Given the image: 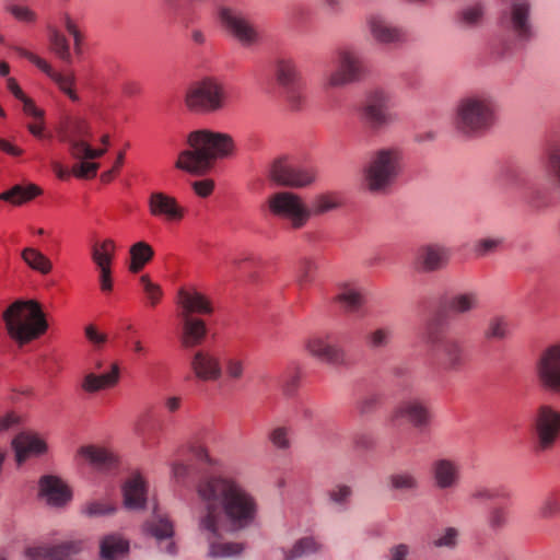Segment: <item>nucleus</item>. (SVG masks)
<instances>
[{
	"label": "nucleus",
	"instance_id": "nucleus-1",
	"mask_svg": "<svg viewBox=\"0 0 560 560\" xmlns=\"http://www.w3.org/2000/svg\"><path fill=\"white\" fill-rule=\"evenodd\" d=\"M197 494L202 504L198 528L209 544V557L241 555L244 545L222 540V533L241 532L255 523L258 515L256 497L236 478L226 475L202 478L197 485Z\"/></svg>",
	"mask_w": 560,
	"mask_h": 560
},
{
	"label": "nucleus",
	"instance_id": "nucleus-2",
	"mask_svg": "<svg viewBox=\"0 0 560 560\" xmlns=\"http://www.w3.org/2000/svg\"><path fill=\"white\" fill-rule=\"evenodd\" d=\"M187 143L190 149L179 153L175 166L198 175L206 173L214 161L231 156L235 147L230 135L209 129L190 132Z\"/></svg>",
	"mask_w": 560,
	"mask_h": 560
},
{
	"label": "nucleus",
	"instance_id": "nucleus-3",
	"mask_svg": "<svg viewBox=\"0 0 560 560\" xmlns=\"http://www.w3.org/2000/svg\"><path fill=\"white\" fill-rule=\"evenodd\" d=\"M404 165L402 150L397 145L372 151L361 168V187L372 196L392 192Z\"/></svg>",
	"mask_w": 560,
	"mask_h": 560
},
{
	"label": "nucleus",
	"instance_id": "nucleus-4",
	"mask_svg": "<svg viewBox=\"0 0 560 560\" xmlns=\"http://www.w3.org/2000/svg\"><path fill=\"white\" fill-rule=\"evenodd\" d=\"M498 104L487 92L463 96L454 109V127L465 137H478L492 128L497 120Z\"/></svg>",
	"mask_w": 560,
	"mask_h": 560
},
{
	"label": "nucleus",
	"instance_id": "nucleus-5",
	"mask_svg": "<svg viewBox=\"0 0 560 560\" xmlns=\"http://www.w3.org/2000/svg\"><path fill=\"white\" fill-rule=\"evenodd\" d=\"M2 319L9 336L19 345L37 339L48 329V323L38 302L16 300L3 312Z\"/></svg>",
	"mask_w": 560,
	"mask_h": 560
},
{
	"label": "nucleus",
	"instance_id": "nucleus-6",
	"mask_svg": "<svg viewBox=\"0 0 560 560\" xmlns=\"http://www.w3.org/2000/svg\"><path fill=\"white\" fill-rule=\"evenodd\" d=\"M499 23L511 47H523L536 35L530 0H500Z\"/></svg>",
	"mask_w": 560,
	"mask_h": 560
},
{
	"label": "nucleus",
	"instance_id": "nucleus-7",
	"mask_svg": "<svg viewBox=\"0 0 560 560\" xmlns=\"http://www.w3.org/2000/svg\"><path fill=\"white\" fill-rule=\"evenodd\" d=\"M393 108V93L385 89L376 88L365 95L360 106V116L371 130L377 131L399 121V115Z\"/></svg>",
	"mask_w": 560,
	"mask_h": 560
},
{
	"label": "nucleus",
	"instance_id": "nucleus-8",
	"mask_svg": "<svg viewBox=\"0 0 560 560\" xmlns=\"http://www.w3.org/2000/svg\"><path fill=\"white\" fill-rule=\"evenodd\" d=\"M366 74V69L360 52L350 46L336 50L335 68L324 78L325 89H341L360 82Z\"/></svg>",
	"mask_w": 560,
	"mask_h": 560
},
{
	"label": "nucleus",
	"instance_id": "nucleus-9",
	"mask_svg": "<svg viewBox=\"0 0 560 560\" xmlns=\"http://www.w3.org/2000/svg\"><path fill=\"white\" fill-rule=\"evenodd\" d=\"M228 101L225 88L212 78L192 83L186 91L185 105L195 113L212 114L222 110Z\"/></svg>",
	"mask_w": 560,
	"mask_h": 560
},
{
	"label": "nucleus",
	"instance_id": "nucleus-10",
	"mask_svg": "<svg viewBox=\"0 0 560 560\" xmlns=\"http://www.w3.org/2000/svg\"><path fill=\"white\" fill-rule=\"evenodd\" d=\"M267 206L273 217L287 220L293 230L304 228L312 217V211L302 197L288 190L271 194Z\"/></svg>",
	"mask_w": 560,
	"mask_h": 560
},
{
	"label": "nucleus",
	"instance_id": "nucleus-11",
	"mask_svg": "<svg viewBox=\"0 0 560 560\" xmlns=\"http://www.w3.org/2000/svg\"><path fill=\"white\" fill-rule=\"evenodd\" d=\"M529 428L537 451L552 450L560 439V410L548 404L540 405L533 413Z\"/></svg>",
	"mask_w": 560,
	"mask_h": 560
},
{
	"label": "nucleus",
	"instance_id": "nucleus-12",
	"mask_svg": "<svg viewBox=\"0 0 560 560\" xmlns=\"http://www.w3.org/2000/svg\"><path fill=\"white\" fill-rule=\"evenodd\" d=\"M275 78L282 89V95L289 106L298 110L304 104L302 75L292 57L280 56L275 61Z\"/></svg>",
	"mask_w": 560,
	"mask_h": 560
},
{
	"label": "nucleus",
	"instance_id": "nucleus-13",
	"mask_svg": "<svg viewBox=\"0 0 560 560\" xmlns=\"http://www.w3.org/2000/svg\"><path fill=\"white\" fill-rule=\"evenodd\" d=\"M268 176L279 186L304 188L316 180L317 174L313 166L295 164L287 158H279L271 163Z\"/></svg>",
	"mask_w": 560,
	"mask_h": 560
},
{
	"label": "nucleus",
	"instance_id": "nucleus-14",
	"mask_svg": "<svg viewBox=\"0 0 560 560\" xmlns=\"http://www.w3.org/2000/svg\"><path fill=\"white\" fill-rule=\"evenodd\" d=\"M535 375L541 388L560 395V341L548 345L539 352Z\"/></svg>",
	"mask_w": 560,
	"mask_h": 560
},
{
	"label": "nucleus",
	"instance_id": "nucleus-15",
	"mask_svg": "<svg viewBox=\"0 0 560 560\" xmlns=\"http://www.w3.org/2000/svg\"><path fill=\"white\" fill-rule=\"evenodd\" d=\"M219 19L223 28L245 47L253 46L259 40V33L249 19L238 9L222 7Z\"/></svg>",
	"mask_w": 560,
	"mask_h": 560
},
{
	"label": "nucleus",
	"instance_id": "nucleus-16",
	"mask_svg": "<svg viewBox=\"0 0 560 560\" xmlns=\"http://www.w3.org/2000/svg\"><path fill=\"white\" fill-rule=\"evenodd\" d=\"M427 342L442 358L447 371H458L465 362V350L460 340L442 336L438 329L429 325L425 331Z\"/></svg>",
	"mask_w": 560,
	"mask_h": 560
},
{
	"label": "nucleus",
	"instance_id": "nucleus-17",
	"mask_svg": "<svg viewBox=\"0 0 560 560\" xmlns=\"http://www.w3.org/2000/svg\"><path fill=\"white\" fill-rule=\"evenodd\" d=\"M430 475L436 490L453 492L462 482V466L456 459L439 457L432 462Z\"/></svg>",
	"mask_w": 560,
	"mask_h": 560
},
{
	"label": "nucleus",
	"instance_id": "nucleus-18",
	"mask_svg": "<svg viewBox=\"0 0 560 560\" xmlns=\"http://www.w3.org/2000/svg\"><path fill=\"white\" fill-rule=\"evenodd\" d=\"M305 349L312 357L325 363L336 366L347 364L346 351L331 342V336L329 334H316L311 336L305 341Z\"/></svg>",
	"mask_w": 560,
	"mask_h": 560
},
{
	"label": "nucleus",
	"instance_id": "nucleus-19",
	"mask_svg": "<svg viewBox=\"0 0 560 560\" xmlns=\"http://www.w3.org/2000/svg\"><path fill=\"white\" fill-rule=\"evenodd\" d=\"M12 49L16 51L20 56L28 59L33 62L37 68H39L46 75H48L59 88V90L65 93L71 101L78 102L80 100L74 85H75V75L72 72L61 73L51 68V66L40 57L35 54L24 49L20 46H12Z\"/></svg>",
	"mask_w": 560,
	"mask_h": 560
},
{
	"label": "nucleus",
	"instance_id": "nucleus-20",
	"mask_svg": "<svg viewBox=\"0 0 560 560\" xmlns=\"http://www.w3.org/2000/svg\"><path fill=\"white\" fill-rule=\"evenodd\" d=\"M116 244L113 240L106 238L95 243L91 247V258L95 264L100 276V287L103 292L113 290L112 264L115 257Z\"/></svg>",
	"mask_w": 560,
	"mask_h": 560
},
{
	"label": "nucleus",
	"instance_id": "nucleus-21",
	"mask_svg": "<svg viewBox=\"0 0 560 560\" xmlns=\"http://www.w3.org/2000/svg\"><path fill=\"white\" fill-rule=\"evenodd\" d=\"M406 420L412 427L422 429L429 425L431 412L427 402L418 397L401 400L392 412V421Z\"/></svg>",
	"mask_w": 560,
	"mask_h": 560
},
{
	"label": "nucleus",
	"instance_id": "nucleus-22",
	"mask_svg": "<svg viewBox=\"0 0 560 560\" xmlns=\"http://www.w3.org/2000/svg\"><path fill=\"white\" fill-rule=\"evenodd\" d=\"M452 257V250L440 243H429L419 247L417 265L423 272H435L447 267Z\"/></svg>",
	"mask_w": 560,
	"mask_h": 560
},
{
	"label": "nucleus",
	"instance_id": "nucleus-23",
	"mask_svg": "<svg viewBox=\"0 0 560 560\" xmlns=\"http://www.w3.org/2000/svg\"><path fill=\"white\" fill-rule=\"evenodd\" d=\"M148 208L152 217L166 222H178L184 218V209L177 200L162 191H153L148 198Z\"/></svg>",
	"mask_w": 560,
	"mask_h": 560
},
{
	"label": "nucleus",
	"instance_id": "nucleus-24",
	"mask_svg": "<svg viewBox=\"0 0 560 560\" xmlns=\"http://www.w3.org/2000/svg\"><path fill=\"white\" fill-rule=\"evenodd\" d=\"M176 303L180 308L179 317H194L192 314L210 315L213 312L209 298L194 288H180Z\"/></svg>",
	"mask_w": 560,
	"mask_h": 560
},
{
	"label": "nucleus",
	"instance_id": "nucleus-25",
	"mask_svg": "<svg viewBox=\"0 0 560 560\" xmlns=\"http://www.w3.org/2000/svg\"><path fill=\"white\" fill-rule=\"evenodd\" d=\"M82 550L80 540L65 541L56 546H35L25 550L28 560H70Z\"/></svg>",
	"mask_w": 560,
	"mask_h": 560
},
{
	"label": "nucleus",
	"instance_id": "nucleus-26",
	"mask_svg": "<svg viewBox=\"0 0 560 560\" xmlns=\"http://www.w3.org/2000/svg\"><path fill=\"white\" fill-rule=\"evenodd\" d=\"M365 24L372 38L380 44H394L404 38L402 30L393 25L380 13L368 14Z\"/></svg>",
	"mask_w": 560,
	"mask_h": 560
},
{
	"label": "nucleus",
	"instance_id": "nucleus-27",
	"mask_svg": "<svg viewBox=\"0 0 560 560\" xmlns=\"http://www.w3.org/2000/svg\"><path fill=\"white\" fill-rule=\"evenodd\" d=\"M190 369L203 382L217 381L222 375L220 359L208 350H198L192 354Z\"/></svg>",
	"mask_w": 560,
	"mask_h": 560
},
{
	"label": "nucleus",
	"instance_id": "nucleus-28",
	"mask_svg": "<svg viewBox=\"0 0 560 560\" xmlns=\"http://www.w3.org/2000/svg\"><path fill=\"white\" fill-rule=\"evenodd\" d=\"M18 465H22L28 458L39 456L47 451V444L37 434L21 432L12 440Z\"/></svg>",
	"mask_w": 560,
	"mask_h": 560
},
{
	"label": "nucleus",
	"instance_id": "nucleus-29",
	"mask_svg": "<svg viewBox=\"0 0 560 560\" xmlns=\"http://www.w3.org/2000/svg\"><path fill=\"white\" fill-rule=\"evenodd\" d=\"M39 494L49 505L61 506L71 499V492L61 479L44 476L39 480Z\"/></svg>",
	"mask_w": 560,
	"mask_h": 560
},
{
	"label": "nucleus",
	"instance_id": "nucleus-30",
	"mask_svg": "<svg viewBox=\"0 0 560 560\" xmlns=\"http://www.w3.org/2000/svg\"><path fill=\"white\" fill-rule=\"evenodd\" d=\"M122 494L126 508L142 509L147 499V485L143 478L137 474L127 479L122 487Z\"/></svg>",
	"mask_w": 560,
	"mask_h": 560
},
{
	"label": "nucleus",
	"instance_id": "nucleus-31",
	"mask_svg": "<svg viewBox=\"0 0 560 560\" xmlns=\"http://www.w3.org/2000/svg\"><path fill=\"white\" fill-rule=\"evenodd\" d=\"M183 331L180 342L184 348H195L202 343L208 329L203 319L198 317H180Z\"/></svg>",
	"mask_w": 560,
	"mask_h": 560
},
{
	"label": "nucleus",
	"instance_id": "nucleus-32",
	"mask_svg": "<svg viewBox=\"0 0 560 560\" xmlns=\"http://www.w3.org/2000/svg\"><path fill=\"white\" fill-rule=\"evenodd\" d=\"M487 12L486 3L475 1L462 8L455 18L456 24L462 30H475L482 25Z\"/></svg>",
	"mask_w": 560,
	"mask_h": 560
},
{
	"label": "nucleus",
	"instance_id": "nucleus-33",
	"mask_svg": "<svg viewBox=\"0 0 560 560\" xmlns=\"http://www.w3.org/2000/svg\"><path fill=\"white\" fill-rule=\"evenodd\" d=\"M129 551V542L118 534L104 536L100 541L102 560H121Z\"/></svg>",
	"mask_w": 560,
	"mask_h": 560
},
{
	"label": "nucleus",
	"instance_id": "nucleus-34",
	"mask_svg": "<svg viewBox=\"0 0 560 560\" xmlns=\"http://www.w3.org/2000/svg\"><path fill=\"white\" fill-rule=\"evenodd\" d=\"M79 454L97 469L109 470L116 467L117 457L110 451L93 445L82 446Z\"/></svg>",
	"mask_w": 560,
	"mask_h": 560
},
{
	"label": "nucleus",
	"instance_id": "nucleus-35",
	"mask_svg": "<svg viewBox=\"0 0 560 560\" xmlns=\"http://www.w3.org/2000/svg\"><path fill=\"white\" fill-rule=\"evenodd\" d=\"M119 380V366L112 364L110 371L102 374L89 373L85 375L82 388L89 393H95L115 386Z\"/></svg>",
	"mask_w": 560,
	"mask_h": 560
},
{
	"label": "nucleus",
	"instance_id": "nucleus-36",
	"mask_svg": "<svg viewBox=\"0 0 560 560\" xmlns=\"http://www.w3.org/2000/svg\"><path fill=\"white\" fill-rule=\"evenodd\" d=\"M323 546L313 537H303L296 540L291 548H282V558L284 560H296L320 552Z\"/></svg>",
	"mask_w": 560,
	"mask_h": 560
},
{
	"label": "nucleus",
	"instance_id": "nucleus-37",
	"mask_svg": "<svg viewBox=\"0 0 560 560\" xmlns=\"http://www.w3.org/2000/svg\"><path fill=\"white\" fill-rule=\"evenodd\" d=\"M479 304V293L477 291H467L451 296L447 306L452 313L463 315L477 310Z\"/></svg>",
	"mask_w": 560,
	"mask_h": 560
},
{
	"label": "nucleus",
	"instance_id": "nucleus-38",
	"mask_svg": "<svg viewBox=\"0 0 560 560\" xmlns=\"http://www.w3.org/2000/svg\"><path fill=\"white\" fill-rule=\"evenodd\" d=\"M512 336L511 323L503 315H495L489 318L483 330V338L488 341H503Z\"/></svg>",
	"mask_w": 560,
	"mask_h": 560
},
{
	"label": "nucleus",
	"instance_id": "nucleus-39",
	"mask_svg": "<svg viewBox=\"0 0 560 560\" xmlns=\"http://www.w3.org/2000/svg\"><path fill=\"white\" fill-rule=\"evenodd\" d=\"M336 301L349 313L358 312L364 303V296L360 288L353 284H342Z\"/></svg>",
	"mask_w": 560,
	"mask_h": 560
},
{
	"label": "nucleus",
	"instance_id": "nucleus-40",
	"mask_svg": "<svg viewBox=\"0 0 560 560\" xmlns=\"http://www.w3.org/2000/svg\"><path fill=\"white\" fill-rule=\"evenodd\" d=\"M91 133L90 125L83 117H69L63 124V140L69 142L72 152V143L74 141H84V137Z\"/></svg>",
	"mask_w": 560,
	"mask_h": 560
},
{
	"label": "nucleus",
	"instance_id": "nucleus-41",
	"mask_svg": "<svg viewBox=\"0 0 560 560\" xmlns=\"http://www.w3.org/2000/svg\"><path fill=\"white\" fill-rule=\"evenodd\" d=\"M129 270L133 273H137L140 272L144 266L152 260L154 257V250L149 243L140 241L131 245L129 248Z\"/></svg>",
	"mask_w": 560,
	"mask_h": 560
},
{
	"label": "nucleus",
	"instance_id": "nucleus-42",
	"mask_svg": "<svg viewBox=\"0 0 560 560\" xmlns=\"http://www.w3.org/2000/svg\"><path fill=\"white\" fill-rule=\"evenodd\" d=\"M389 488L399 492H416L420 489L419 476L411 470H400L388 477Z\"/></svg>",
	"mask_w": 560,
	"mask_h": 560
},
{
	"label": "nucleus",
	"instance_id": "nucleus-43",
	"mask_svg": "<svg viewBox=\"0 0 560 560\" xmlns=\"http://www.w3.org/2000/svg\"><path fill=\"white\" fill-rule=\"evenodd\" d=\"M40 194V188L34 184H30L27 186L15 185L11 189L3 191L0 195V199L13 205H22Z\"/></svg>",
	"mask_w": 560,
	"mask_h": 560
},
{
	"label": "nucleus",
	"instance_id": "nucleus-44",
	"mask_svg": "<svg viewBox=\"0 0 560 560\" xmlns=\"http://www.w3.org/2000/svg\"><path fill=\"white\" fill-rule=\"evenodd\" d=\"M23 261L34 271L40 275H48L52 270V262L40 250L34 247H26L22 250Z\"/></svg>",
	"mask_w": 560,
	"mask_h": 560
},
{
	"label": "nucleus",
	"instance_id": "nucleus-45",
	"mask_svg": "<svg viewBox=\"0 0 560 560\" xmlns=\"http://www.w3.org/2000/svg\"><path fill=\"white\" fill-rule=\"evenodd\" d=\"M544 158L548 172L560 184V142L548 141L544 150Z\"/></svg>",
	"mask_w": 560,
	"mask_h": 560
},
{
	"label": "nucleus",
	"instance_id": "nucleus-46",
	"mask_svg": "<svg viewBox=\"0 0 560 560\" xmlns=\"http://www.w3.org/2000/svg\"><path fill=\"white\" fill-rule=\"evenodd\" d=\"M317 262L313 258H302L299 261V265L296 267L295 271V282L296 284L303 289L307 285H310L314 279L317 271Z\"/></svg>",
	"mask_w": 560,
	"mask_h": 560
},
{
	"label": "nucleus",
	"instance_id": "nucleus-47",
	"mask_svg": "<svg viewBox=\"0 0 560 560\" xmlns=\"http://www.w3.org/2000/svg\"><path fill=\"white\" fill-rule=\"evenodd\" d=\"M51 50L65 62L71 63L72 57L68 39L56 28H49Z\"/></svg>",
	"mask_w": 560,
	"mask_h": 560
},
{
	"label": "nucleus",
	"instance_id": "nucleus-48",
	"mask_svg": "<svg viewBox=\"0 0 560 560\" xmlns=\"http://www.w3.org/2000/svg\"><path fill=\"white\" fill-rule=\"evenodd\" d=\"M147 530L158 540L168 539L174 534L172 523L166 517L160 515H155L147 523Z\"/></svg>",
	"mask_w": 560,
	"mask_h": 560
},
{
	"label": "nucleus",
	"instance_id": "nucleus-49",
	"mask_svg": "<svg viewBox=\"0 0 560 560\" xmlns=\"http://www.w3.org/2000/svg\"><path fill=\"white\" fill-rule=\"evenodd\" d=\"M503 244L504 238L502 236L485 237L475 242L472 250L476 257H486L498 252Z\"/></svg>",
	"mask_w": 560,
	"mask_h": 560
},
{
	"label": "nucleus",
	"instance_id": "nucleus-50",
	"mask_svg": "<svg viewBox=\"0 0 560 560\" xmlns=\"http://www.w3.org/2000/svg\"><path fill=\"white\" fill-rule=\"evenodd\" d=\"M268 440L275 448L287 452L291 447L290 428L278 425L272 428L268 433Z\"/></svg>",
	"mask_w": 560,
	"mask_h": 560
},
{
	"label": "nucleus",
	"instance_id": "nucleus-51",
	"mask_svg": "<svg viewBox=\"0 0 560 560\" xmlns=\"http://www.w3.org/2000/svg\"><path fill=\"white\" fill-rule=\"evenodd\" d=\"M459 530L456 527H445L432 538L435 548L455 549L458 544Z\"/></svg>",
	"mask_w": 560,
	"mask_h": 560
},
{
	"label": "nucleus",
	"instance_id": "nucleus-52",
	"mask_svg": "<svg viewBox=\"0 0 560 560\" xmlns=\"http://www.w3.org/2000/svg\"><path fill=\"white\" fill-rule=\"evenodd\" d=\"M339 207L337 197L330 194H322L316 196L312 201V215H322Z\"/></svg>",
	"mask_w": 560,
	"mask_h": 560
},
{
	"label": "nucleus",
	"instance_id": "nucleus-53",
	"mask_svg": "<svg viewBox=\"0 0 560 560\" xmlns=\"http://www.w3.org/2000/svg\"><path fill=\"white\" fill-rule=\"evenodd\" d=\"M107 149H93L86 141H74L72 143V155L75 159L94 160L103 156Z\"/></svg>",
	"mask_w": 560,
	"mask_h": 560
},
{
	"label": "nucleus",
	"instance_id": "nucleus-54",
	"mask_svg": "<svg viewBox=\"0 0 560 560\" xmlns=\"http://www.w3.org/2000/svg\"><path fill=\"white\" fill-rule=\"evenodd\" d=\"M508 510L504 506L495 505L489 510L486 522L491 530L498 532L508 524Z\"/></svg>",
	"mask_w": 560,
	"mask_h": 560
},
{
	"label": "nucleus",
	"instance_id": "nucleus-55",
	"mask_svg": "<svg viewBox=\"0 0 560 560\" xmlns=\"http://www.w3.org/2000/svg\"><path fill=\"white\" fill-rule=\"evenodd\" d=\"M393 331L388 327H381L372 332H370L366 337V343L371 349H381L385 348L389 345L392 340Z\"/></svg>",
	"mask_w": 560,
	"mask_h": 560
},
{
	"label": "nucleus",
	"instance_id": "nucleus-56",
	"mask_svg": "<svg viewBox=\"0 0 560 560\" xmlns=\"http://www.w3.org/2000/svg\"><path fill=\"white\" fill-rule=\"evenodd\" d=\"M560 514V495L557 493L548 494L539 508V515L542 518H552Z\"/></svg>",
	"mask_w": 560,
	"mask_h": 560
},
{
	"label": "nucleus",
	"instance_id": "nucleus-57",
	"mask_svg": "<svg viewBox=\"0 0 560 560\" xmlns=\"http://www.w3.org/2000/svg\"><path fill=\"white\" fill-rule=\"evenodd\" d=\"M226 376L240 381L245 374V361L240 357H229L224 361Z\"/></svg>",
	"mask_w": 560,
	"mask_h": 560
},
{
	"label": "nucleus",
	"instance_id": "nucleus-58",
	"mask_svg": "<svg viewBox=\"0 0 560 560\" xmlns=\"http://www.w3.org/2000/svg\"><path fill=\"white\" fill-rule=\"evenodd\" d=\"M140 283L150 304L152 306L156 305L163 295L161 287L158 283L152 282L148 275L140 277Z\"/></svg>",
	"mask_w": 560,
	"mask_h": 560
},
{
	"label": "nucleus",
	"instance_id": "nucleus-59",
	"mask_svg": "<svg viewBox=\"0 0 560 560\" xmlns=\"http://www.w3.org/2000/svg\"><path fill=\"white\" fill-rule=\"evenodd\" d=\"M114 511L115 508L106 501L88 502L83 508V513L91 517L108 515Z\"/></svg>",
	"mask_w": 560,
	"mask_h": 560
},
{
	"label": "nucleus",
	"instance_id": "nucleus-60",
	"mask_svg": "<svg viewBox=\"0 0 560 560\" xmlns=\"http://www.w3.org/2000/svg\"><path fill=\"white\" fill-rule=\"evenodd\" d=\"M382 397L377 393H368L357 402V409L360 415H368L376 409L381 404Z\"/></svg>",
	"mask_w": 560,
	"mask_h": 560
},
{
	"label": "nucleus",
	"instance_id": "nucleus-61",
	"mask_svg": "<svg viewBox=\"0 0 560 560\" xmlns=\"http://www.w3.org/2000/svg\"><path fill=\"white\" fill-rule=\"evenodd\" d=\"M98 167V163L82 161L73 166V173L80 178H91L96 175Z\"/></svg>",
	"mask_w": 560,
	"mask_h": 560
},
{
	"label": "nucleus",
	"instance_id": "nucleus-62",
	"mask_svg": "<svg viewBox=\"0 0 560 560\" xmlns=\"http://www.w3.org/2000/svg\"><path fill=\"white\" fill-rule=\"evenodd\" d=\"M8 11L19 21L32 23L36 20V13L27 7L12 4Z\"/></svg>",
	"mask_w": 560,
	"mask_h": 560
},
{
	"label": "nucleus",
	"instance_id": "nucleus-63",
	"mask_svg": "<svg viewBox=\"0 0 560 560\" xmlns=\"http://www.w3.org/2000/svg\"><path fill=\"white\" fill-rule=\"evenodd\" d=\"M65 27L68 31V33L73 37V44H74V51L78 55L82 54V34L78 30L74 22L71 20L69 15L65 16Z\"/></svg>",
	"mask_w": 560,
	"mask_h": 560
},
{
	"label": "nucleus",
	"instance_id": "nucleus-64",
	"mask_svg": "<svg viewBox=\"0 0 560 560\" xmlns=\"http://www.w3.org/2000/svg\"><path fill=\"white\" fill-rule=\"evenodd\" d=\"M352 494V489L346 485H338L329 491V498L337 504L346 503Z\"/></svg>",
	"mask_w": 560,
	"mask_h": 560
}]
</instances>
